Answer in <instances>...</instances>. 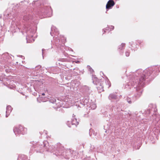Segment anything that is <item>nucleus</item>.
I'll return each instance as SVG.
<instances>
[{
	"label": "nucleus",
	"mask_w": 160,
	"mask_h": 160,
	"mask_svg": "<svg viewBox=\"0 0 160 160\" xmlns=\"http://www.w3.org/2000/svg\"><path fill=\"white\" fill-rule=\"evenodd\" d=\"M153 72L151 70H146L142 71L138 70L130 76L129 82L125 85L127 88L131 85L134 87V88L137 92L136 97L138 98L141 96L142 91V88L144 87L146 82L153 79L156 75L154 76L152 73Z\"/></svg>",
	"instance_id": "f257e3e1"
},
{
	"label": "nucleus",
	"mask_w": 160,
	"mask_h": 160,
	"mask_svg": "<svg viewBox=\"0 0 160 160\" xmlns=\"http://www.w3.org/2000/svg\"><path fill=\"white\" fill-rule=\"evenodd\" d=\"M53 150L54 151L52 152L53 154L57 156H60L62 158H65L66 159H69L72 157V151L70 149H64L60 143H58L56 146H53Z\"/></svg>",
	"instance_id": "f03ea898"
},
{
	"label": "nucleus",
	"mask_w": 160,
	"mask_h": 160,
	"mask_svg": "<svg viewBox=\"0 0 160 160\" xmlns=\"http://www.w3.org/2000/svg\"><path fill=\"white\" fill-rule=\"evenodd\" d=\"M39 142L35 143L33 144L32 148L30 149V152L32 153V149H34L37 152H42L44 150L46 151H50L51 152H53L54 150H53V146H49L48 142L45 141L42 143Z\"/></svg>",
	"instance_id": "7ed1b4c3"
},
{
	"label": "nucleus",
	"mask_w": 160,
	"mask_h": 160,
	"mask_svg": "<svg viewBox=\"0 0 160 160\" xmlns=\"http://www.w3.org/2000/svg\"><path fill=\"white\" fill-rule=\"evenodd\" d=\"M157 111L156 105L150 104L148 108L144 112V114L147 117H150L149 119L151 120H156L157 119L156 117Z\"/></svg>",
	"instance_id": "20e7f679"
},
{
	"label": "nucleus",
	"mask_w": 160,
	"mask_h": 160,
	"mask_svg": "<svg viewBox=\"0 0 160 160\" xmlns=\"http://www.w3.org/2000/svg\"><path fill=\"white\" fill-rule=\"evenodd\" d=\"M51 32H50V34L52 36H53V35L52 34V33H53V34L54 35L58 36V37H57L56 39V43H58V41L59 42H60V39L59 38L58 36L59 34V32L58 29L55 27L52 26L51 27ZM66 39H65L64 37H62L61 38V40L62 42H64V40H66Z\"/></svg>",
	"instance_id": "39448f33"
},
{
	"label": "nucleus",
	"mask_w": 160,
	"mask_h": 160,
	"mask_svg": "<svg viewBox=\"0 0 160 160\" xmlns=\"http://www.w3.org/2000/svg\"><path fill=\"white\" fill-rule=\"evenodd\" d=\"M39 14L41 16H42L43 18L49 17L48 13L50 12L51 11V8L50 7L47 6H43L40 9Z\"/></svg>",
	"instance_id": "423d86ee"
},
{
	"label": "nucleus",
	"mask_w": 160,
	"mask_h": 160,
	"mask_svg": "<svg viewBox=\"0 0 160 160\" xmlns=\"http://www.w3.org/2000/svg\"><path fill=\"white\" fill-rule=\"evenodd\" d=\"M13 131L15 134H24L27 133V129L21 125H19L18 127H15L13 129Z\"/></svg>",
	"instance_id": "0eeeda50"
},
{
	"label": "nucleus",
	"mask_w": 160,
	"mask_h": 160,
	"mask_svg": "<svg viewBox=\"0 0 160 160\" xmlns=\"http://www.w3.org/2000/svg\"><path fill=\"white\" fill-rule=\"evenodd\" d=\"M93 82L94 84L97 86V88L98 89L103 90V86L102 84L100 82L99 80L97 77H95L93 78Z\"/></svg>",
	"instance_id": "6e6552de"
},
{
	"label": "nucleus",
	"mask_w": 160,
	"mask_h": 160,
	"mask_svg": "<svg viewBox=\"0 0 160 160\" xmlns=\"http://www.w3.org/2000/svg\"><path fill=\"white\" fill-rule=\"evenodd\" d=\"M32 18V15L27 13L24 15L23 20L26 22H30Z\"/></svg>",
	"instance_id": "1a4fd4ad"
},
{
	"label": "nucleus",
	"mask_w": 160,
	"mask_h": 160,
	"mask_svg": "<svg viewBox=\"0 0 160 160\" xmlns=\"http://www.w3.org/2000/svg\"><path fill=\"white\" fill-rule=\"evenodd\" d=\"M118 98V97L117 94L114 93L110 94L108 97V99L111 101V102H112L115 100H116L117 101H118L117 100Z\"/></svg>",
	"instance_id": "9d476101"
},
{
	"label": "nucleus",
	"mask_w": 160,
	"mask_h": 160,
	"mask_svg": "<svg viewBox=\"0 0 160 160\" xmlns=\"http://www.w3.org/2000/svg\"><path fill=\"white\" fill-rule=\"evenodd\" d=\"M78 123L77 121H68L67 122V125L69 127H71L72 126L76 127Z\"/></svg>",
	"instance_id": "9b49d317"
},
{
	"label": "nucleus",
	"mask_w": 160,
	"mask_h": 160,
	"mask_svg": "<svg viewBox=\"0 0 160 160\" xmlns=\"http://www.w3.org/2000/svg\"><path fill=\"white\" fill-rule=\"evenodd\" d=\"M115 4V3L113 0H109L106 5V9L107 10L112 8Z\"/></svg>",
	"instance_id": "f8f14e48"
},
{
	"label": "nucleus",
	"mask_w": 160,
	"mask_h": 160,
	"mask_svg": "<svg viewBox=\"0 0 160 160\" xmlns=\"http://www.w3.org/2000/svg\"><path fill=\"white\" fill-rule=\"evenodd\" d=\"M72 155L73 156V158L74 159H77L80 157L78 153L76 151H72Z\"/></svg>",
	"instance_id": "ddd939ff"
},
{
	"label": "nucleus",
	"mask_w": 160,
	"mask_h": 160,
	"mask_svg": "<svg viewBox=\"0 0 160 160\" xmlns=\"http://www.w3.org/2000/svg\"><path fill=\"white\" fill-rule=\"evenodd\" d=\"M2 57L5 60H7L11 58L8 53L3 54L2 55Z\"/></svg>",
	"instance_id": "4468645a"
},
{
	"label": "nucleus",
	"mask_w": 160,
	"mask_h": 160,
	"mask_svg": "<svg viewBox=\"0 0 160 160\" xmlns=\"http://www.w3.org/2000/svg\"><path fill=\"white\" fill-rule=\"evenodd\" d=\"M12 109V108L10 106L8 105L7 106L6 108V113H9L11 112Z\"/></svg>",
	"instance_id": "2eb2a0df"
},
{
	"label": "nucleus",
	"mask_w": 160,
	"mask_h": 160,
	"mask_svg": "<svg viewBox=\"0 0 160 160\" xmlns=\"http://www.w3.org/2000/svg\"><path fill=\"white\" fill-rule=\"evenodd\" d=\"M26 156L24 155L19 156L17 160H25L26 159Z\"/></svg>",
	"instance_id": "dca6fc26"
},
{
	"label": "nucleus",
	"mask_w": 160,
	"mask_h": 160,
	"mask_svg": "<svg viewBox=\"0 0 160 160\" xmlns=\"http://www.w3.org/2000/svg\"><path fill=\"white\" fill-rule=\"evenodd\" d=\"M131 46L132 47V48H131V49L132 50H134V49L137 48H138V46H139L137 44H136V45L134 43L131 44Z\"/></svg>",
	"instance_id": "f3484780"
},
{
	"label": "nucleus",
	"mask_w": 160,
	"mask_h": 160,
	"mask_svg": "<svg viewBox=\"0 0 160 160\" xmlns=\"http://www.w3.org/2000/svg\"><path fill=\"white\" fill-rule=\"evenodd\" d=\"M125 44L124 43H122L121 44V45H120L118 47V49L121 50H122L123 49V48L125 46Z\"/></svg>",
	"instance_id": "a211bd4d"
},
{
	"label": "nucleus",
	"mask_w": 160,
	"mask_h": 160,
	"mask_svg": "<svg viewBox=\"0 0 160 160\" xmlns=\"http://www.w3.org/2000/svg\"><path fill=\"white\" fill-rule=\"evenodd\" d=\"M29 2V0H24V1H21V2L22 4L23 3V5H26Z\"/></svg>",
	"instance_id": "6ab92c4d"
},
{
	"label": "nucleus",
	"mask_w": 160,
	"mask_h": 160,
	"mask_svg": "<svg viewBox=\"0 0 160 160\" xmlns=\"http://www.w3.org/2000/svg\"><path fill=\"white\" fill-rule=\"evenodd\" d=\"M89 102L88 99V98H85L83 99V102L84 104H88Z\"/></svg>",
	"instance_id": "aec40b11"
},
{
	"label": "nucleus",
	"mask_w": 160,
	"mask_h": 160,
	"mask_svg": "<svg viewBox=\"0 0 160 160\" xmlns=\"http://www.w3.org/2000/svg\"><path fill=\"white\" fill-rule=\"evenodd\" d=\"M49 101L51 103H54L56 102V99L54 98H51L50 99Z\"/></svg>",
	"instance_id": "412c9836"
},
{
	"label": "nucleus",
	"mask_w": 160,
	"mask_h": 160,
	"mask_svg": "<svg viewBox=\"0 0 160 160\" xmlns=\"http://www.w3.org/2000/svg\"><path fill=\"white\" fill-rule=\"evenodd\" d=\"M90 108L94 110L96 108V104H92L90 107Z\"/></svg>",
	"instance_id": "4be33fe9"
},
{
	"label": "nucleus",
	"mask_w": 160,
	"mask_h": 160,
	"mask_svg": "<svg viewBox=\"0 0 160 160\" xmlns=\"http://www.w3.org/2000/svg\"><path fill=\"white\" fill-rule=\"evenodd\" d=\"M77 117L73 114L72 115V120H77Z\"/></svg>",
	"instance_id": "5701e85b"
},
{
	"label": "nucleus",
	"mask_w": 160,
	"mask_h": 160,
	"mask_svg": "<svg viewBox=\"0 0 160 160\" xmlns=\"http://www.w3.org/2000/svg\"><path fill=\"white\" fill-rule=\"evenodd\" d=\"M127 102L129 104L132 103L131 99L129 98L128 97L126 99Z\"/></svg>",
	"instance_id": "b1692460"
},
{
	"label": "nucleus",
	"mask_w": 160,
	"mask_h": 160,
	"mask_svg": "<svg viewBox=\"0 0 160 160\" xmlns=\"http://www.w3.org/2000/svg\"><path fill=\"white\" fill-rule=\"evenodd\" d=\"M41 66L40 65H38L36 66L35 68V70H38L41 68Z\"/></svg>",
	"instance_id": "393cba45"
},
{
	"label": "nucleus",
	"mask_w": 160,
	"mask_h": 160,
	"mask_svg": "<svg viewBox=\"0 0 160 160\" xmlns=\"http://www.w3.org/2000/svg\"><path fill=\"white\" fill-rule=\"evenodd\" d=\"M130 52L128 51H127L125 52V55L126 56L128 57L129 56Z\"/></svg>",
	"instance_id": "a878e982"
},
{
	"label": "nucleus",
	"mask_w": 160,
	"mask_h": 160,
	"mask_svg": "<svg viewBox=\"0 0 160 160\" xmlns=\"http://www.w3.org/2000/svg\"><path fill=\"white\" fill-rule=\"evenodd\" d=\"M94 149V146H91L90 148V150L91 151H93Z\"/></svg>",
	"instance_id": "bb28decb"
},
{
	"label": "nucleus",
	"mask_w": 160,
	"mask_h": 160,
	"mask_svg": "<svg viewBox=\"0 0 160 160\" xmlns=\"http://www.w3.org/2000/svg\"><path fill=\"white\" fill-rule=\"evenodd\" d=\"M46 50L44 49H42V54L43 57V58L44 53L45 52V51Z\"/></svg>",
	"instance_id": "cd10ccee"
},
{
	"label": "nucleus",
	"mask_w": 160,
	"mask_h": 160,
	"mask_svg": "<svg viewBox=\"0 0 160 160\" xmlns=\"http://www.w3.org/2000/svg\"><path fill=\"white\" fill-rule=\"evenodd\" d=\"M88 68L89 69V70L90 71H91V70L92 69V68L90 67L89 66H88Z\"/></svg>",
	"instance_id": "c85d7f7f"
},
{
	"label": "nucleus",
	"mask_w": 160,
	"mask_h": 160,
	"mask_svg": "<svg viewBox=\"0 0 160 160\" xmlns=\"http://www.w3.org/2000/svg\"><path fill=\"white\" fill-rule=\"evenodd\" d=\"M20 3H19L18 4H17L16 5V7L17 8H18L20 6Z\"/></svg>",
	"instance_id": "c756f323"
},
{
	"label": "nucleus",
	"mask_w": 160,
	"mask_h": 160,
	"mask_svg": "<svg viewBox=\"0 0 160 160\" xmlns=\"http://www.w3.org/2000/svg\"><path fill=\"white\" fill-rule=\"evenodd\" d=\"M76 107L78 109V110L80 109V108H81V107L79 106V105L78 106H76Z\"/></svg>",
	"instance_id": "7c9ffc66"
},
{
	"label": "nucleus",
	"mask_w": 160,
	"mask_h": 160,
	"mask_svg": "<svg viewBox=\"0 0 160 160\" xmlns=\"http://www.w3.org/2000/svg\"><path fill=\"white\" fill-rule=\"evenodd\" d=\"M90 158L88 157L85 159H84L83 160H89Z\"/></svg>",
	"instance_id": "2f4dec72"
},
{
	"label": "nucleus",
	"mask_w": 160,
	"mask_h": 160,
	"mask_svg": "<svg viewBox=\"0 0 160 160\" xmlns=\"http://www.w3.org/2000/svg\"><path fill=\"white\" fill-rule=\"evenodd\" d=\"M111 27V29L110 30V31L111 30H113L114 28V27L113 26H112Z\"/></svg>",
	"instance_id": "473e14b6"
},
{
	"label": "nucleus",
	"mask_w": 160,
	"mask_h": 160,
	"mask_svg": "<svg viewBox=\"0 0 160 160\" xmlns=\"http://www.w3.org/2000/svg\"><path fill=\"white\" fill-rule=\"evenodd\" d=\"M108 28H105V30L104 31V33L105 32L106 30H108Z\"/></svg>",
	"instance_id": "72a5a7b5"
},
{
	"label": "nucleus",
	"mask_w": 160,
	"mask_h": 160,
	"mask_svg": "<svg viewBox=\"0 0 160 160\" xmlns=\"http://www.w3.org/2000/svg\"><path fill=\"white\" fill-rule=\"evenodd\" d=\"M38 1H34L33 2H32V5H34L35 4V2H37Z\"/></svg>",
	"instance_id": "f704fd0d"
},
{
	"label": "nucleus",
	"mask_w": 160,
	"mask_h": 160,
	"mask_svg": "<svg viewBox=\"0 0 160 160\" xmlns=\"http://www.w3.org/2000/svg\"><path fill=\"white\" fill-rule=\"evenodd\" d=\"M44 133L46 134H47V132L46 131H44L43 133Z\"/></svg>",
	"instance_id": "c9c22d12"
},
{
	"label": "nucleus",
	"mask_w": 160,
	"mask_h": 160,
	"mask_svg": "<svg viewBox=\"0 0 160 160\" xmlns=\"http://www.w3.org/2000/svg\"><path fill=\"white\" fill-rule=\"evenodd\" d=\"M90 72H91L92 74L93 73V72H94V70L92 69H91V71Z\"/></svg>",
	"instance_id": "e433bc0d"
},
{
	"label": "nucleus",
	"mask_w": 160,
	"mask_h": 160,
	"mask_svg": "<svg viewBox=\"0 0 160 160\" xmlns=\"http://www.w3.org/2000/svg\"><path fill=\"white\" fill-rule=\"evenodd\" d=\"M140 146H139V147L138 146V148H136V149H138L140 148Z\"/></svg>",
	"instance_id": "4c0bfd02"
},
{
	"label": "nucleus",
	"mask_w": 160,
	"mask_h": 160,
	"mask_svg": "<svg viewBox=\"0 0 160 160\" xmlns=\"http://www.w3.org/2000/svg\"><path fill=\"white\" fill-rule=\"evenodd\" d=\"M79 61H76V63H79Z\"/></svg>",
	"instance_id": "58836bf2"
},
{
	"label": "nucleus",
	"mask_w": 160,
	"mask_h": 160,
	"mask_svg": "<svg viewBox=\"0 0 160 160\" xmlns=\"http://www.w3.org/2000/svg\"><path fill=\"white\" fill-rule=\"evenodd\" d=\"M8 113H6V117H8V115H7V114H8Z\"/></svg>",
	"instance_id": "ea45409f"
},
{
	"label": "nucleus",
	"mask_w": 160,
	"mask_h": 160,
	"mask_svg": "<svg viewBox=\"0 0 160 160\" xmlns=\"http://www.w3.org/2000/svg\"><path fill=\"white\" fill-rule=\"evenodd\" d=\"M146 120H149V118H146L145 119Z\"/></svg>",
	"instance_id": "a19ab883"
},
{
	"label": "nucleus",
	"mask_w": 160,
	"mask_h": 160,
	"mask_svg": "<svg viewBox=\"0 0 160 160\" xmlns=\"http://www.w3.org/2000/svg\"><path fill=\"white\" fill-rule=\"evenodd\" d=\"M42 95H45L44 93H42Z\"/></svg>",
	"instance_id": "79ce46f5"
},
{
	"label": "nucleus",
	"mask_w": 160,
	"mask_h": 160,
	"mask_svg": "<svg viewBox=\"0 0 160 160\" xmlns=\"http://www.w3.org/2000/svg\"><path fill=\"white\" fill-rule=\"evenodd\" d=\"M123 114L124 113L123 112H120V114Z\"/></svg>",
	"instance_id": "37998d69"
},
{
	"label": "nucleus",
	"mask_w": 160,
	"mask_h": 160,
	"mask_svg": "<svg viewBox=\"0 0 160 160\" xmlns=\"http://www.w3.org/2000/svg\"><path fill=\"white\" fill-rule=\"evenodd\" d=\"M21 57H22H22H24L23 56H21Z\"/></svg>",
	"instance_id": "c03bdc74"
}]
</instances>
